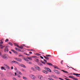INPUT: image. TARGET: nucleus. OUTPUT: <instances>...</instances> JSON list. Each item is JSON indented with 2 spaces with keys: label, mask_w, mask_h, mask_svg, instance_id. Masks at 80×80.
Listing matches in <instances>:
<instances>
[{
  "label": "nucleus",
  "mask_w": 80,
  "mask_h": 80,
  "mask_svg": "<svg viewBox=\"0 0 80 80\" xmlns=\"http://www.w3.org/2000/svg\"><path fill=\"white\" fill-rule=\"evenodd\" d=\"M29 77L32 80H35L37 78V77L35 76L34 75L32 74H30L29 75Z\"/></svg>",
  "instance_id": "1"
},
{
  "label": "nucleus",
  "mask_w": 80,
  "mask_h": 80,
  "mask_svg": "<svg viewBox=\"0 0 80 80\" xmlns=\"http://www.w3.org/2000/svg\"><path fill=\"white\" fill-rule=\"evenodd\" d=\"M8 55L7 54H4L2 56V58L5 59V60H7L8 59Z\"/></svg>",
  "instance_id": "2"
},
{
  "label": "nucleus",
  "mask_w": 80,
  "mask_h": 80,
  "mask_svg": "<svg viewBox=\"0 0 80 80\" xmlns=\"http://www.w3.org/2000/svg\"><path fill=\"white\" fill-rule=\"evenodd\" d=\"M34 68L36 69V70H37L38 71H40V70H41V69H40V67L37 66H35Z\"/></svg>",
  "instance_id": "3"
},
{
  "label": "nucleus",
  "mask_w": 80,
  "mask_h": 80,
  "mask_svg": "<svg viewBox=\"0 0 80 80\" xmlns=\"http://www.w3.org/2000/svg\"><path fill=\"white\" fill-rule=\"evenodd\" d=\"M53 72H55V73H57V74H60L61 73L60 72V71L57 70H54Z\"/></svg>",
  "instance_id": "4"
},
{
  "label": "nucleus",
  "mask_w": 80,
  "mask_h": 80,
  "mask_svg": "<svg viewBox=\"0 0 80 80\" xmlns=\"http://www.w3.org/2000/svg\"><path fill=\"white\" fill-rule=\"evenodd\" d=\"M15 60H17V61H18V62H22V59L20 58H15Z\"/></svg>",
  "instance_id": "5"
},
{
  "label": "nucleus",
  "mask_w": 80,
  "mask_h": 80,
  "mask_svg": "<svg viewBox=\"0 0 80 80\" xmlns=\"http://www.w3.org/2000/svg\"><path fill=\"white\" fill-rule=\"evenodd\" d=\"M23 47H25V44H22L20 46H19L18 47V48H20L21 49H23Z\"/></svg>",
  "instance_id": "6"
},
{
  "label": "nucleus",
  "mask_w": 80,
  "mask_h": 80,
  "mask_svg": "<svg viewBox=\"0 0 80 80\" xmlns=\"http://www.w3.org/2000/svg\"><path fill=\"white\" fill-rule=\"evenodd\" d=\"M44 62H44L43 61H41V62L42 64H44V65H46V63H47V60H45V59H44Z\"/></svg>",
  "instance_id": "7"
},
{
  "label": "nucleus",
  "mask_w": 80,
  "mask_h": 80,
  "mask_svg": "<svg viewBox=\"0 0 80 80\" xmlns=\"http://www.w3.org/2000/svg\"><path fill=\"white\" fill-rule=\"evenodd\" d=\"M45 69H46V70L48 71V72H52L51 70L47 67H45Z\"/></svg>",
  "instance_id": "8"
},
{
  "label": "nucleus",
  "mask_w": 80,
  "mask_h": 80,
  "mask_svg": "<svg viewBox=\"0 0 80 80\" xmlns=\"http://www.w3.org/2000/svg\"><path fill=\"white\" fill-rule=\"evenodd\" d=\"M38 77L40 79V80H43V76H38Z\"/></svg>",
  "instance_id": "9"
},
{
  "label": "nucleus",
  "mask_w": 80,
  "mask_h": 80,
  "mask_svg": "<svg viewBox=\"0 0 80 80\" xmlns=\"http://www.w3.org/2000/svg\"><path fill=\"white\" fill-rule=\"evenodd\" d=\"M16 72L17 73L20 74V75H22V72H20V71L17 70L16 71Z\"/></svg>",
  "instance_id": "10"
},
{
  "label": "nucleus",
  "mask_w": 80,
  "mask_h": 80,
  "mask_svg": "<svg viewBox=\"0 0 80 80\" xmlns=\"http://www.w3.org/2000/svg\"><path fill=\"white\" fill-rule=\"evenodd\" d=\"M5 67H6V68L7 69H8V70H10V67H9V66H8V65L6 64L5 65Z\"/></svg>",
  "instance_id": "11"
},
{
  "label": "nucleus",
  "mask_w": 80,
  "mask_h": 80,
  "mask_svg": "<svg viewBox=\"0 0 80 80\" xmlns=\"http://www.w3.org/2000/svg\"><path fill=\"white\" fill-rule=\"evenodd\" d=\"M42 72H43V73H45L46 74L48 73V72L45 70H42Z\"/></svg>",
  "instance_id": "12"
},
{
  "label": "nucleus",
  "mask_w": 80,
  "mask_h": 80,
  "mask_svg": "<svg viewBox=\"0 0 80 80\" xmlns=\"http://www.w3.org/2000/svg\"><path fill=\"white\" fill-rule=\"evenodd\" d=\"M39 66H45V65H44V64H42L41 63H39Z\"/></svg>",
  "instance_id": "13"
},
{
  "label": "nucleus",
  "mask_w": 80,
  "mask_h": 80,
  "mask_svg": "<svg viewBox=\"0 0 80 80\" xmlns=\"http://www.w3.org/2000/svg\"><path fill=\"white\" fill-rule=\"evenodd\" d=\"M8 44H9V45H11V46H13V44H12V42H8Z\"/></svg>",
  "instance_id": "14"
},
{
  "label": "nucleus",
  "mask_w": 80,
  "mask_h": 80,
  "mask_svg": "<svg viewBox=\"0 0 80 80\" xmlns=\"http://www.w3.org/2000/svg\"><path fill=\"white\" fill-rule=\"evenodd\" d=\"M2 44H0V47H1V49H3V47H5V46H3L2 47Z\"/></svg>",
  "instance_id": "15"
},
{
  "label": "nucleus",
  "mask_w": 80,
  "mask_h": 80,
  "mask_svg": "<svg viewBox=\"0 0 80 80\" xmlns=\"http://www.w3.org/2000/svg\"><path fill=\"white\" fill-rule=\"evenodd\" d=\"M35 61L36 62H37V63H38V62H39V60L38 59H35Z\"/></svg>",
  "instance_id": "16"
},
{
  "label": "nucleus",
  "mask_w": 80,
  "mask_h": 80,
  "mask_svg": "<svg viewBox=\"0 0 80 80\" xmlns=\"http://www.w3.org/2000/svg\"><path fill=\"white\" fill-rule=\"evenodd\" d=\"M73 75H76L77 77H79V76L78 75H80V74H78L75 73H74Z\"/></svg>",
  "instance_id": "17"
},
{
  "label": "nucleus",
  "mask_w": 80,
  "mask_h": 80,
  "mask_svg": "<svg viewBox=\"0 0 80 80\" xmlns=\"http://www.w3.org/2000/svg\"><path fill=\"white\" fill-rule=\"evenodd\" d=\"M31 70H32V71H35V68H34L33 67H31Z\"/></svg>",
  "instance_id": "18"
},
{
  "label": "nucleus",
  "mask_w": 80,
  "mask_h": 80,
  "mask_svg": "<svg viewBox=\"0 0 80 80\" xmlns=\"http://www.w3.org/2000/svg\"><path fill=\"white\" fill-rule=\"evenodd\" d=\"M12 62L13 63H15V64H16V63L18 64V62L16 61H12Z\"/></svg>",
  "instance_id": "19"
},
{
  "label": "nucleus",
  "mask_w": 80,
  "mask_h": 80,
  "mask_svg": "<svg viewBox=\"0 0 80 80\" xmlns=\"http://www.w3.org/2000/svg\"><path fill=\"white\" fill-rule=\"evenodd\" d=\"M54 68H55V69H58V70H60V68H58V67L57 66H54Z\"/></svg>",
  "instance_id": "20"
},
{
  "label": "nucleus",
  "mask_w": 80,
  "mask_h": 80,
  "mask_svg": "<svg viewBox=\"0 0 80 80\" xmlns=\"http://www.w3.org/2000/svg\"><path fill=\"white\" fill-rule=\"evenodd\" d=\"M8 46H7L5 48V49L4 50H8Z\"/></svg>",
  "instance_id": "21"
},
{
  "label": "nucleus",
  "mask_w": 80,
  "mask_h": 80,
  "mask_svg": "<svg viewBox=\"0 0 80 80\" xmlns=\"http://www.w3.org/2000/svg\"><path fill=\"white\" fill-rule=\"evenodd\" d=\"M62 71L64 73H68V72L67 71H64L63 70H62Z\"/></svg>",
  "instance_id": "22"
},
{
  "label": "nucleus",
  "mask_w": 80,
  "mask_h": 80,
  "mask_svg": "<svg viewBox=\"0 0 80 80\" xmlns=\"http://www.w3.org/2000/svg\"><path fill=\"white\" fill-rule=\"evenodd\" d=\"M44 58H46V60H49V58L48 57H46V56H44Z\"/></svg>",
  "instance_id": "23"
},
{
  "label": "nucleus",
  "mask_w": 80,
  "mask_h": 80,
  "mask_svg": "<svg viewBox=\"0 0 80 80\" xmlns=\"http://www.w3.org/2000/svg\"><path fill=\"white\" fill-rule=\"evenodd\" d=\"M22 78H23V79H24V80H27L28 78H26V77H25L24 76H23L22 77Z\"/></svg>",
  "instance_id": "24"
},
{
  "label": "nucleus",
  "mask_w": 80,
  "mask_h": 80,
  "mask_svg": "<svg viewBox=\"0 0 80 80\" xmlns=\"http://www.w3.org/2000/svg\"><path fill=\"white\" fill-rule=\"evenodd\" d=\"M46 64H47V65H50L52 66V64L51 63H46Z\"/></svg>",
  "instance_id": "25"
},
{
  "label": "nucleus",
  "mask_w": 80,
  "mask_h": 80,
  "mask_svg": "<svg viewBox=\"0 0 80 80\" xmlns=\"http://www.w3.org/2000/svg\"><path fill=\"white\" fill-rule=\"evenodd\" d=\"M17 76H18V78H21V76H20V75L19 74H18L17 75Z\"/></svg>",
  "instance_id": "26"
},
{
  "label": "nucleus",
  "mask_w": 80,
  "mask_h": 80,
  "mask_svg": "<svg viewBox=\"0 0 80 80\" xmlns=\"http://www.w3.org/2000/svg\"><path fill=\"white\" fill-rule=\"evenodd\" d=\"M14 45L15 46H16L18 47H19V46L18 45V44L17 43H14Z\"/></svg>",
  "instance_id": "27"
},
{
  "label": "nucleus",
  "mask_w": 80,
  "mask_h": 80,
  "mask_svg": "<svg viewBox=\"0 0 80 80\" xmlns=\"http://www.w3.org/2000/svg\"><path fill=\"white\" fill-rule=\"evenodd\" d=\"M13 52L14 53H17V52L15 50H12Z\"/></svg>",
  "instance_id": "28"
},
{
  "label": "nucleus",
  "mask_w": 80,
  "mask_h": 80,
  "mask_svg": "<svg viewBox=\"0 0 80 80\" xmlns=\"http://www.w3.org/2000/svg\"><path fill=\"white\" fill-rule=\"evenodd\" d=\"M52 76L53 78H57L56 77V76H55V75H52Z\"/></svg>",
  "instance_id": "29"
},
{
  "label": "nucleus",
  "mask_w": 80,
  "mask_h": 80,
  "mask_svg": "<svg viewBox=\"0 0 80 80\" xmlns=\"http://www.w3.org/2000/svg\"><path fill=\"white\" fill-rule=\"evenodd\" d=\"M28 59H29L30 60H32V58H28Z\"/></svg>",
  "instance_id": "30"
},
{
  "label": "nucleus",
  "mask_w": 80,
  "mask_h": 80,
  "mask_svg": "<svg viewBox=\"0 0 80 80\" xmlns=\"http://www.w3.org/2000/svg\"><path fill=\"white\" fill-rule=\"evenodd\" d=\"M18 65H19L21 67H23V64H19Z\"/></svg>",
  "instance_id": "31"
},
{
  "label": "nucleus",
  "mask_w": 80,
  "mask_h": 80,
  "mask_svg": "<svg viewBox=\"0 0 80 80\" xmlns=\"http://www.w3.org/2000/svg\"><path fill=\"white\" fill-rule=\"evenodd\" d=\"M2 40H3V39H2L1 40L0 42H0V44H2V43H3V42H2Z\"/></svg>",
  "instance_id": "32"
},
{
  "label": "nucleus",
  "mask_w": 80,
  "mask_h": 80,
  "mask_svg": "<svg viewBox=\"0 0 80 80\" xmlns=\"http://www.w3.org/2000/svg\"><path fill=\"white\" fill-rule=\"evenodd\" d=\"M36 55H38V56H40V54H38V53H36Z\"/></svg>",
  "instance_id": "33"
},
{
  "label": "nucleus",
  "mask_w": 80,
  "mask_h": 80,
  "mask_svg": "<svg viewBox=\"0 0 80 80\" xmlns=\"http://www.w3.org/2000/svg\"><path fill=\"white\" fill-rule=\"evenodd\" d=\"M67 67H69V68H72V69H73V70H76V71H77V70L75 69L74 68H72V67H68V66H67Z\"/></svg>",
  "instance_id": "34"
},
{
  "label": "nucleus",
  "mask_w": 80,
  "mask_h": 80,
  "mask_svg": "<svg viewBox=\"0 0 80 80\" xmlns=\"http://www.w3.org/2000/svg\"><path fill=\"white\" fill-rule=\"evenodd\" d=\"M24 60H25V61H27L28 62V59H26V58H24Z\"/></svg>",
  "instance_id": "35"
},
{
  "label": "nucleus",
  "mask_w": 80,
  "mask_h": 80,
  "mask_svg": "<svg viewBox=\"0 0 80 80\" xmlns=\"http://www.w3.org/2000/svg\"><path fill=\"white\" fill-rule=\"evenodd\" d=\"M28 64H29L30 65H31V64H32V62H28Z\"/></svg>",
  "instance_id": "36"
},
{
  "label": "nucleus",
  "mask_w": 80,
  "mask_h": 80,
  "mask_svg": "<svg viewBox=\"0 0 80 80\" xmlns=\"http://www.w3.org/2000/svg\"><path fill=\"white\" fill-rule=\"evenodd\" d=\"M22 67H23V68H27L26 66L23 65L22 66Z\"/></svg>",
  "instance_id": "37"
},
{
  "label": "nucleus",
  "mask_w": 80,
  "mask_h": 80,
  "mask_svg": "<svg viewBox=\"0 0 80 80\" xmlns=\"http://www.w3.org/2000/svg\"><path fill=\"white\" fill-rule=\"evenodd\" d=\"M69 78H72H72H74V77H72V76H69Z\"/></svg>",
  "instance_id": "38"
},
{
  "label": "nucleus",
  "mask_w": 80,
  "mask_h": 80,
  "mask_svg": "<svg viewBox=\"0 0 80 80\" xmlns=\"http://www.w3.org/2000/svg\"><path fill=\"white\" fill-rule=\"evenodd\" d=\"M4 68H5L4 67H2L1 68V70H4Z\"/></svg>",
  "instance_id": "39"
},
{
  "label": "nucleus",
  "mask_w": 80,
  "mask_h": 80,
  "mask_svg": "<svg viewBox=\"0 0 80 80\" xmlns=\"http://www.w3.org/2000/svg\"><path fill=\"white\" fill-rule=\"evenodd\" d=\"M5 42H8V39H7L5 40Z\"/></svg>",
  "instance_id": "40"
},
{
  "label": "nucleus",
  "mask_w": 80,
  "mask_h": 80,
  "mask_svg": "<svg viewBox=\"0 0 80 80\" xmlns=\"http://www.w3.org/2000/svg\"><path fill=\"white\" fill-rule=\"evenodd\" d=\"M12 80H17V79H16V78H12Z\"/></svg>",
  "instance_id": "41"
},
{
  "label": "nucleus",
  "mask_w": 80,
  "mask_h": 80,
  "mask_svg": "<svg viewBox=\"0 0 80 80\" xmlns=\"http://www.w3.org/2000/svg\"><path fill=\"white\" fill-rule=\"evenodd\" d=\"M46 57H51V55H46Z\"/></svg>",
  "instance_id": "42"
},
{
  "label": "nucleus",
  "mask_w": 80,
  "mask_h": 80,
  "mask_svg": "<svg viewBox=\"0 0 80 80\" xmlns=\"http://www.w3.org/2000/svg\"><path fill=\"white\" fill-rule=\"evenodd\" d=\"M5 52H6V53H8V50H5Z\"/></svg>",
  "instance_id": "43"
},
{
  "label": "nucleus",
  "mask_w": 80,
  "mask_h": 80,
  "mask_svg": "<svg viewBox=\"0 0 80 80\" xmlns=\"http://www.w3.org/2000/svg\"><path fill=\"white\" fill-rule=\"evenodd\" d=\"M2 80H7V79H6V78H3L2 79Z\"/></svg>",
  "instance_id": "44"
},
{
  "label": "nucleus",
  "mask_w": 80,
  "mask_h": 80,
  "mask_svg": "<svg viewBox=\"0 0 80 80\" xmlns=\"http://www.w3.org/2000/svg\"><path fill=\"white\" fill-rule=\"evenodd\" d=\"M40 57L41 58H42V59H43V57L41 56H40Z\"/></svg>",
  "instance_id": "45"
},
{
  "label": "nucleus",
  "mask_w": 80,
  "mask_h": 80,
  "mask_svg": "<svg viewBox=\"0 0 80 80\" xmlns=\"http://www.w3.org/2000/svg\"><path fill=\"white\" fill-rule=\"evenodd\" d=\"M32 57L33 58H35L37 57H36V56H33Z\"/></svg>",
  "instance_id": "46"
},
{
  "label": "nucleus",
  "mask_w": 80,
  "mask_h": 80,
  "mask_svg": "<svg viewBox=\"0 0 80 80\" xmlns=\"http://www.w3.org/2000/svg\"><path fill=\"white\" fill-rule=\"evenodd\" d=\"M11 68V70H13V66H12Z\"/></svg>",
  "instance_id": "47"
},
{
  "label": "nucleus",
  "mask_w": 80,
  "mask_h": 80,
  "mask_svg": "<svg viewBox=\"0 0 80 80\" xmlns=\"http://www.w3.org/2000/svg\"><path fill=\"white\" fill-rule=\"evenodd\" d=\"M72 79H73V80H78V79H76V78H72Z\"/></svg>",
  "instance_id": "48"
},
{
  "label": "nucleus",
  "mask_w": 80,
  "mask_h": 80,
  "mask_svg": "<svg viewBox=\"0 0 80 80\" xmlns=\"http://www.w3.org/2000/svg\"><path fill=\"white\" fill-rule=\"evenodd\" d=\"M14 70H16V71H17V70H18L17 68H15Z\"/></svg>",
  "instance_id": "49"
},
{
  "label": "nucleus",
  "mask_w": 80,
  "mask_h": 80,
  "mask_svg": "<svg viewBox=\"0 0 80 80\" xmlns=\"http://www.w3.org/2000/svg\"><path fill=\"white\" fill-rule=\"evenodd\" d=\"M19 57H23V55H19Z\"/></svg>",
  "instance_id": "50"
},
{
  "label": "nucleus",
  "mask_w": 80,
  "mask_h": 80,
  "mask_svg": "<svg viewBox=\"0 0 80 80\" xmlns=\"http://www.w3.org/2000/svg\"><path fill=\"white\" fill-rule=\"evenodd\" d=\"M0 75H1V76H3V74L2 73V74L0 73Z\"/></svg>",
  "instance_id": "51"
},
{
  "label": "nucleus",
  "mask_w": 80,
  "mask_h": 80,
  "mask_svg": "<svg viewBox=\"0 0 80 80\" xmlns=\"http://www.w3.org/2000/svg\"><path fill=\"white\" fill-rule=\"evenodd\" d=\"M12 75L13 76H15V75L13 74V73H11Z\"/></svg>",
  "instance_id": "52"
},
{
  "label": "nucleus",
  "mask_w": 80,
  "mask_h": 80,
  "mask_svg": "<svg viewBox=\"0 0 80 80\" xmlns=\"http://www.w3.org/2000/svg\"><path fill=\"white\" fill-rule=\"evenodd\" d=\"M30 54H32V52H29Z\"/></svg>",
  "instance_id": "53"
},
{
  "label": "nucleus",
  "mask_w": 80,
  "mask_h": 80,
  "mask_svg": "<svg viewBox=\"0 0 80 80\" xmlns=\"http://www.w3.org/2000/svg\"><path fill=\"white\" fill-rule=\"evenodd\" d=\"M15 76H17V73L15 72Z\"/></svg>",
  "instance_id": "54"
},
{
  "label": "nucleus",
  "mask_w": 80,
  "mask_h": 80,
  "mask_svg": "<svg viewBox=\"0 0 80 80\" xmlns=\"http://www.w3.org/2000/svg\"><path fill=\"white\" fill-rule=\"evenodd\" d=\"M15 50H18V48H15Z\"/></svg>",
  "instance_id": "55"
},
{
  "label": "nucleus",
  "mask_w": 80,
  "mask_h": 80,
  "mask_svg": "<svg viewBox=\"0 0 80 80\" xmlns=\"http://www.w3.org/2000/svg\"><path fill=\"white\" fill-rule=\"evenodd\" d=\"M9 53H10V54H12V52H11L10 51L9 52Z\"/></svg>",
  "instance_id": "56"
},
{
  "label": "nucleus",
  "mask_w": 80,
  "mask_h": 80,
  "mask_svg": "<svg viewBox=\"0 0 80 80\" xmlns=\"http://www.w3.org/2000/svg\"><path fill=\"white\" fill-rule=\"evenodd\" d=\"M26 55H28V56L30 55V54H26Z\"/></svg>",
  "instance_id": "57"
},
{
  "label": "nucleus",
  "mask_w": 80,
  "mask_h": 80,
  "mask_svg": "<svg viewBox=\"0 0 80 80\" xmlns=\"http://www.w3.org/2000/svg\"><path fill=\"white\" fill-rule=\"evenodd\" d=\"M19 52H23V51H19Z\"/></svg>",
  "instance_id": "58"
},
{
  "label": "nucleus",
  "mask_w": 80,
  "mask_h": 80,
  "mask_svg": "<svg viewBox=\"0 0 80 80\" xmlns=\"http://www.w3.org/2000/svg\"><path fill=\"white\" fill-rule=\"evenodd\" d=\"M25 47H27V48H29V47H28V46H27V47L25 46Z\"/></svg>",
  "instance_id": "59"
},
{
  "label": "nucleus",
  "mask_w": 80,
  "mask_h": 80,
  "mask_svg": "<svg viewBox=\"0 0 80 80\" xmlns=\"http://www.w3.org/2000/svg\"><path fill=\"white\" fill-rule=\"evenodd\" d=\"M22 71H25V70H24V69H22Z\"/></svg>",
  "instance_id": "60"
},
{
  "label": "nucleus",
  "mask_w": 80,
  "mask_h": 80,
  "mask_svg": "<svg viewBox=\"0 0 80 80\" xmlns=\"http://www.w3.org/2000/svg\"><path fill=\"white\" fill-rule=\"evenodd\" d=\"M4 70H6V69H5V68H4Z\"/></svg>",
  "instance_id": "61"
},
{
  "label": "nucleus",
  "mask_w": 80,
  "mask_h": 80,
  "mask_svg": "<svg viewBox=\"0 0 80 80\" xmlns=\"http://www.w3.org/2000/svg\"><path fill=\"white\" fill-rule=\"evenodd\" d=\"M62 62H63V61H61V63H62Z\"/></svg>",
  "instance_id": "62"
},
{
  "label": "nucleus",
  "mask_w": 80,
  "mask_h": 80,
  "mask_svg": "<svg viewBox=\"0 0 80 80\" xmlns=\"http://www.w3.org/2000/svg\"><path fill=\"white\" fill-rule=\"evenodd\" d=\"M0 55H1V52H0Z\"/></svg>",
  "instance_id": "63"
},
{
  "label": "nucleus",
  "mask_w": 80,
  "mask_h": 80,
  "mask_svg": "<svg viewBox=\"0 0 80 80\" xmlns=\"http://www.w3.org/2000/svg\"><path fill=\"white\" fill-rule=\"evenodd\" d=\"M33 50V49H31V50Z\"/></svg>",
  "instance_id": "64"
}]
</instances>
